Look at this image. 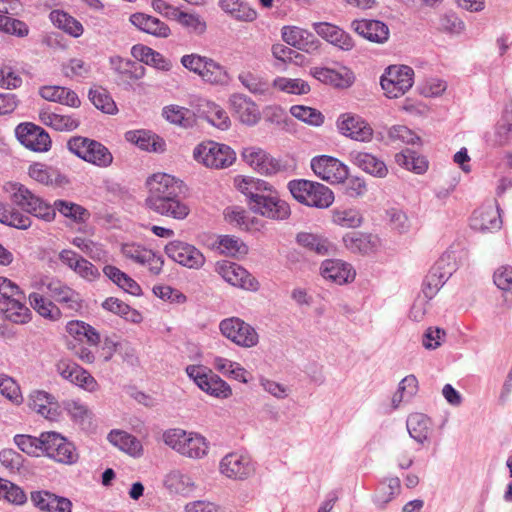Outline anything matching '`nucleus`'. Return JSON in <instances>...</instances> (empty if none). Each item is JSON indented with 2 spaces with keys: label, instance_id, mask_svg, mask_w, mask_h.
Returning <instances> with one entry per match:
<instances>
[{
  "label": "nucleus",
  "instance_id": "obj_10",
  "mask_svg": "<svg viewBox=\"0 0 512 512\" xmlns=\"http://www.w3.org/2000/svg\"><path fill=\"white\" fill-rule=\"evenodd\" d=\"M219 328L223 336L239 346L250 348L258 343L256 330L240 318L224 319L220 322Z\"/></svg>",
  "mask_w": 512,
  "mask_h": 512
},
{
  "label": "nucleus",
  "instance_id": "obj_62",
  "mask_svg": "<svg viewBox=\"0 0 512 512\" xmlns=\"http://www.w3.org/2000/svg\"><path fill=\"white\" fill-rule=\"evenodd\" d=\"M23 293L17 284L0 276V301L8 302L16 297L23 298Z\"/></svg>",
  "mask_w": 512,
  "mask_h": 512
},
{
  "label": "nucleus",
  "instance_id": "obj_30",
  "mask_svg": "<svg viewBox=\"0 0 512 512\" xmlns=\"http://www.w3.org/2000/svg\"><path fill=\"white\" fill-rule=\"evenodd\" d=\"M126 139L136 144L142 150L153 152H163L165 150L164 140L149 131H129L126 133Z\"/></svg>",
  "mask_w": 512,
  "mask_h": 512
},
{
  "label": "nucleus",
  "instance_id": "obj_43",
  "mask_svg": "<svg viewBox=\"0 0 512 512\" xmlns=\"http://www.w3.org/2000/svg\"><path fill=\"white\" fill-rule=\"evenodd\" d=\"M354 164L366 173L376 177L383 178L388 173L385 163L369 153H358Z\"/></svg>",
  "mask_w": 512,
  "mask_h": 512
},
{
  "label": "nucleus",
  "instance_id": "obj_22",
  "mask_svg": "<svg viewBox=\"0 0 512 512\" xmlns=\"http://www.w3.org/2000/svg\"><path fill=\"white\" fill-rule=\"evenodd\" d=\"M0 312L5 318L15 324H25L31 319V311L26 305V295L16 297L8 302L0 301Z\"/></svg>",
  "mask_w": 512,
  "mask_h": 512
},
{
  "label": "nucleus",
  "instance_id": "obj_50",
  "mask_svg": "<svg viewBox=\"0 0 512 512\" xmlns=\"http://www.w3.org/2000/svg\"><path fill=\"white\" fill-rule=\"evenodd\" d=\"M217 248L221 253L229 256H244L248 253V246L238 237L222 235L218 239Z\"/></svg>",
  "mask_w": 512,
  "mask_h": 512
},
{
  "label": "nucleus",
  "instance_id": "obj_13",
  "mask_svg": "<svg viewBox=\"0 0 512 512\" xmlns=\"http://www.w3.org/2000/svg\"><path fill=\"white\" fill-rule=\"evenodd\" d=\"M19 142L26 148L35 152H46L51 147L49 134L40 126L26 122L19 124L15 129Z\"/></svg>",
  "mask_w": 512,
  "mask_h": 512
},
{
  "label": "nucleus",
  "instance_id": "obj_24",
  "mask_svg": "<svg viewBox=\"0 0 512 512\" xmlns=\"http://www.w3.org/2000/svg\"><path fill=\"white\" fill-rule=\"evenodd\" d=\"M314 31L323 39L340 47L343 50L351 48V38L338 26L328 22H315L313 23Z\"/></svg>",
  "mask_w": 512,
  "mask_h": 512
},
{
  "label": "nucleus",
  "instance_id": "obj_34",
  "mask_svg": "<svg viewBox=\"0 0 512 512\" xmlns=\"http://www.w3.org/2000/svg\"><path fill=\"white\" fill-rule=\"evenodd\" d=\"M406 425L410 437L415 441L424 444V442L428 440L431 423L426 415L413 413L409 415Z\"/></svg>",
  "mask_w": 512,
  "mask_h": 512
},
{
  "label": "nucleus",
  "instance_id": "obj_47",
  "mask_svg": "<svg viewBox=\"0 0 512 512\" xmlns=\"http://www.w3.org/2000/svg\"><path fill=\"white\" fill-rule=\"evenodd\" d=\"M89 144L88 150L90 151L87 152L84 161L99 167H107L112 163L113 156L107 147L93 139Z\"/></svg>",
  "mask_w": 512,
  "mask_h": 512
},
{
  "label": "nucleus",
  "instance_id": "obj_20",
  "mask_svg": "<svg viewBox=\"0 0 512 512\" xmlns=\"http://www.w3.org/2000/svg\"><path fill=\"white\" fill-rule=\"evenodd\" d=\"M354 24H356L354 31H356L360 36L370 42L382 44L385 43L389 38V28L384 22L380 20H354Z\"/></svg>",
  "mask_w": 512,
  "mask_h": 512
},
{
  "label": "nucleus",
  "instance_id": "obj_35",
  "mask_svg": "<svg viewBox=\"0 0 512 512\" xmlns=\"http://www.w3.org/2000/svg\"><path fill=\"white\" fill-rule=\"evenodd\" d=\"M400 489L401 484L398 477H387L379 483L373 501L378 507L383 508L400 493Z\"/></svg>",
  "mask_w": 512,
  "mask_h": 512
},
{
  "label": "nucleus",
  "instance_id": "obj_21",
  "mask_svg": "<svg viewBox=\"0 0 512 512\" xmlns=\"http://www.w3.org/2000/svg\"><path fill=\"white\" fill-rule=\"evenodd\" d=\"M282 39L288 45L306 52L318 48V40L307 30L298 27L285 26L282 28Z\"/></svg>",
  "mask_w": 512,
  "mask_h": 512
},
{
  "label": "nucleus",
  "instance_id": "obj_55",
  "mask_svg": "<svg viewBox=\"0 0 512 512\" xmlns=\"http://www.w3.org/2000/svg\"><path fill=\"white\" fill-rule=\"evenodd\" d=\"M162 115L172 124L187 127L191 123V111L178 105H169L164 107Z\"/></svg>",
  "mask_w": 512,
  "mask_h": 512
},
{
  "label": "nucleus",
  "instance_id": "obj_40",
  "mask_svg": "<svg viewBox=\"0 0 512 512\" xmlns=\"http://www.w3.org/2000/svg\"><path fill=\"white\" fill-rule=\"evenodd\" d=\"M28 298L31 307L42 317L52 321L61 318V310L52 301L38 293H31Z\"/></svg>",
  "mask_w": 512,
  "mask_h": 512
},
{
  "label": "nucleus",
  "instance_id": "obj_36",
  "mask_svg": "<svg viewBox=\"0 0 512 512\" xmlns=\"http://www.w3.org/2000/svg\"><path fill=\"white\" fill-rule=\"evenodd\" d=\"M0 223L13 228L26 230L31 226L32 222L28 215L0 201Z\"/></svg>",
  "mask_w": 512,
  "mask_h": 512
},
{
  "label": "nucleus",
  "instance_id": "obj_29",
  "mask_svg": "<svg viewBox=\"0 0 512 512\" xmlns=\"http://www.w3.org/2000/svg\"><path fill=\"white\" fill-rule=\"evenodd\" d=\"M110 63L122 81L139 80L145 75L144 66L137 62L116 56L110 58Z\"/></svg>",
  "mask_w": 512,
  "mask_h": 512
},
{
  "label": "nucleus",
  "instance_id": "obj_58",
  "mask_svg": "<svg viewBox=\"0 0 512 512\" xmlns=\"http://www.w3.org/2000/svg\"><path fill=\"white\" fill-rule=\"evenodd\" d=\"M29 176L41 184L50 185L57 179L58 173L44 164L34 163L29 167Z\"/></svg>",
  "mask_w": 512,
  "mask_h": 512
},
{
  "label": "nucleus",
  "instance_id": "obj_12",
  "mask_svg": "<svg viewBox=\"0 0 512 512\" xmlns=\"http://www.w3.org/2000/svg\"><path fill=\"white\" fill-rule=\"evenodd\" d=\"M216 272L229 284L249 291H257L259 282L242 266L230 261H218Z\"/></svg>",
  "mask_w": 512,
  "mask_h": 512
},
{
  "label": "nucleus",
  "instance_id": "obj_57",
  "mask_svg": "<svg viewBox=\"0 0 512 512\" xmlns=\"http://www.w3.org/2000/svg\"><path fill=\"white\" fill-rule=\"evenodd\" d=\"M0 30L18 37H24L28 35L29 32V28L25 22L15 19L8 14H0Z\"/></svg>",
  "mask_w": 512,
  "mask_h": 512
},
{
  "label": "nucleus",
  "instance_id": "obj_60",
  "mask_svg": "<svg viewBox=\"0 0 512 512\" xmlns=\"http://www.w3.org/2000/svg\"><path fill=\"white\" fill-rule=\"evenodd\" d=\"M388 137L392 142L415 144L420 138L409 128L403 125H395L388 131Z\"/></svg>",
  "mask_w": 512,
  "mask_h": 512
},
{
  "label": "nucleus",
  "instance_id": "obj_18",
  "mask_svg": "<svg viewBox=\"0 0 512 512\" xmlns=\"http://www.w3.org/2000/svg\"><path fill=\"white\" fill-rule=\"evenodd\" d=\"M30 500L42 512H72V502L48 490L32 491Z\"/></svg>",
  "mask_w": 512,
  "mask_h": 512
},
{
  "label": "nucleus",
  "instance_id": "obj_19",
  "mask_svg": "<svg viewBox=\"0 0 512 512\" xmlns=\"http://www.w3.org/2000/svg\"><path fill=\"white\" fill-rule=\"evenodd\" d=\"M57 372L61 377L69 382L82 387L88 391H94L97 386L96 380L80 367L78 364L62 360L57 364Z\"/></svg>",
  "mask_w": 512,
  "mask_h": 512
},
{
  "label": "nucleus",
  "instance_id": "obj_5",
  "mask_svg": "<svg viewBox=\"0 0 512 512\" xmlns=\"http://www.w3.org/2000/svg\"><path fill=\"white\" fill-rule=\"evenodd\" d=\"M163 441L183 456L199 459L207 454L208 443L197 433H188L182 429H169L163 434Z\"/></svg>",
  "mask_w": 512,
  "mask_h": 512
},
{
  "label": "nucleus",
  "instance_id": "obj_54",
  "mask_svg": "<svg viewBox=\"0 0 512 512\" xmlns=\"http://www.w3.org/2000/svg\"><path fill=\"white\" fill-rule=\"evenodd\" d=\"M199 76L212 84H224L228 81V74L224 67L210 58L207 59V64Z\"/></svg>",
  "mask_w": 512,
  "mask_h": 512
},
{
  "label": "nucleus",
  "instance_id": "obj_39",
  "mask_svg": "<svg viewBox=\"0 0 512 512\" xmlns=\"http://www.w3.org/2000/svg\"><path fill=\"white\" fill-rule=\"evenodd\" d=\"M395 161L399 166L417 174H423L428 168V162L425 157L417 155V153L411 149H405L397 153L395 155Z\"/></svg>",
  "mask_w": 512,
  "mask_h": 512
},
{
  "label": "nucleus",
  "instance_id": "obj_38",
  "mask_svg": "<svg viewBox=\"0 0 512 512\" xmlns=\"http://www.w3.org/2000/svg\"><path fill=\"white\" fill-rule=\"evenodd\" d=\"M350 270L348 264L336 259H327L321 265V275L337 284L346 283Z\"/></svg>",
  "mask_w": 512,
  "mask_h": 512
},
{
  "label": "nucleus",
  "instance_id": "obj_33",
  "mask_svg": "<svg viewBox=\"0 0 512 512\" xmlns=\"http://www.w3.org/2000/svg\"><path fill=\"white\" fill-rule=\"evenodd\" d=\"M381 247L382 240L377 234L362 231L354 232V253L371 256L376 254Z\"/></svg>",
  "mask_w": 512,
  "mask_h": 512
},
{
  "label": "nucleus",
  "instance_id": "obj_3",
  "mask_svg": "<svg viewBox=\"0 0 512 512\" xmlns=\"http://www.w3.org/2000/svg\"><path fill=\"white\" fill-rule=\"evenodd\" d=\"M239 189L249 198V206L255 213L276 220H284L290 216L289 204L280 199L278 193L267 182L247 178L239 184Z\"/></svg>",
  "mask_w": 512,
  "mask_h": 512
},
{
  "label": "nucleus",
  "instance_id": "obj_49",
  "mask_svg": "<svg viewBox=\"0 0 512 512\" xmlns=\"http://www.w3.org/2000/svg\"><path fill=\"white\" fill-rule=\"evenodd\" d=\"M290 113L298 120L316 127L321 126L325 119L319 110L304 105H293L290 108Z\"/></svg>",
  "mask_w": 512,
  "mask_h": 512
},
{
  "label": "nucleus",
  "instance_id": "obj_46",
  "mask_svg": "<svg viewBox=\"0 0 512 512\" xmlns=\"http://www.w3.org/2000/svg\"><path fill=\"white\" fill-rule=\"evenodd\" d=\"M44 436H46V432H42L39 437L18 434L14 437V443L24 453L38 456L40 452H44Z\"/></svg>",
  "mask_w": 512,
  "mask_h": 512
},
{
  "label": "nucleus",
  "instance_id": "obj_17",
  "mask_svg": "<svg viewBox=\"0 0 512 512\" xmlns=\"http://www.w3.org/2000/svg\"><path fill=\"white\" fill-rule=\"evenodd\" d=\"M229 104L239 121L247 126L256 125L261 119L258 105L248 96L235 93L230 96Z\"/></svg>",
  "mask_w": 512,
  "mask_h": 512
},
{
  "label": "nucleus",
  "instance_id": "obj_28",
  "mask_svg": "<svg viewBox=\"0 0 512 512\" xmlns=\"http://www.w3.org/2000/svg\"><path fill=\"white\" fill-rule=\"evenodd\" d=\"M502 224L498 209L482 207L474 211L472 227L481 231H493L500 229Z\"/></svg>",
  "mask_w": 512,
  "mask_h": 512
},
{
  "label": "nucleus",
  "instance_id": "obj_9",
  "mask_svg": "<svg viewBox=\"0 0 512 512\" xmlns=\"http://www.w3.org/2000/svg\"><path fill=\"white\" fill-rule=\"evenodd\" d=\"M44 454L54 461L73 465L77 463L79 454L75 445L58 432L46 431L44 436Z\"/></svg>",
  "mask_w": 512,
  "mask_h": 512
},
{
  "label": "nucleus",
  "instance_id": "obj_32",
  "mask_svg": "<svg viewBox=\"0 0 512 512\" xmlns=\"http://www.w3.org/2000/svg\"><path fill=\"white\" fill-rule=\"evenodd\" d=\"M164 486L171 493L188 495L194 490L195 483L188 474L180 470H172L165 476Z\"/></svg>",
  "mask_w": 512,
  "mask_h": 512
},
{
  "label": "nucleus",
  "instance_id": "obj_15",
  "mask_svg": "<svg viewBox=\"0 0 512 512\" xmlns=\"http://www.w3.org/2000/svg\"><path fill=\"white\" fill-rule=\"evenodd\" d=\"M43 285L46 286L51 297L61 303L64 309L70 311L71 315L79 312L83 308L80 294L59 279H48L47 282H43Z\"/></svg>",
  "mask_w": 512,
  "mask_h": 512
},
{
  "label": "nucleus",
  "instance_id": "obj_56",
  "mask_svg": "<svg viewBox=\"0 0 512 512\" xmlns=\"http://www.w3.org/2000/svg\"><path fill=\"white\" fill-rule=\"evenodd\" d=\"M1 497L16 505H22L27 501L25 492L19 486L2 478H0Z\"/></svg>",
  "mask_w": 512,
  "mask_h": 512
},
{
  "label": "nucleus",
  "instance_id": "obj_48",
  "mask_svg": "<svg viewBox=\"0 0 512 512\" xmlns=\"http://www.w3.org/2000/svg\"><path fill=\"white\" fill-rule=\"evenodd\" d=\"M418 390V381L414 375L404 377L392 397L393 408H398L401 402L410 400Z\"/></svg>",
  "mask_w": 512,
  "mask_h": 512
},
{
  "label": "nucleus",
  "instance_id": "obj_64",
  "mask_svg": "<svg viewBox=\"0 0 512 512\" xmlns=\"http://www.w3.org/2000/svg\"><path fill=\"white\" fill-rule=\"evenodd\" d=\"M493 280L495 285L507 292H512V267L502 266L494 272Z\"/></svg>",
  "mask_w": 512,
  "mask_h": 512
},
{
  "label": "nucleus",
  "instance_id": "obj_63",
  "mask_svg": "<svg viewBox=\"0 0 512 512\" xmlns=\"http://www.w3.org/2000/svg\"><path fill=\"white\" fill-rule=\"evenodd\" d=\"M22 84V78L9 66L0 67V87L16 89Z\"/></svg>",
  "mask_w": 512,
  "mask_h": 512
},
{
  "label": "nucleus",
  "instance_id": "obj_45",
  "mask_svg": "<svg viewBox=\"0 0 512 512\" xmlns=\"http://www.w3.org/2000/svg\"><path fill=\"white\" fill-rule=\"evenodd\" d=\"M385 220L390 229L398 234H406L410 231L411 222L406 212L398 207H390L385 210Z\"/></svg>",
  "mask_w": 512,
  "mask_h": 512
},
{
  "label": "nucleus",
  "instance_id": "obj_53",
  "mask_svg": "<svg viewBox=\"0 0 512 512\" xmlns=\"http://www.w3.org/2000/svg\"><path fill=\"white\" fill-rule=\"evenodd\" d=\"M89 99L93 105L106 114H115L117 112V106L109 95V93L103 88L90 89Z\"/></svg>",
  "mask_w": 512,
  "mask_h": 512
},
{
  "label": "nucleus",
  "instance_id": "obj_1",
  "mask_svg": "<svg viewBox=\"0 0 512 512\" xmlns=\"http://www.w3.org/2000/svg\"><path fill=\"white\" fill-rule=\"evenodd\" d=\"M146 206L153 212L176 220L185 219L190 208L184 201L183 181L166 173H155L146 180Z\"/></svg>",
  "mask_w": 512,
  "mask_h": 512
},
{
  "label": "nucleus",
  "instance_id": "obj_42",
  "mask_svg": "<svg viewBox=\"0 0 512 512\" xmlns=\"http://www.w3.org/2000/svg\"><path fill=\"white\" fill-rule=\"evenodd\" d=\"M50 20L58 28L73 37H79L83 33L82 24L68 13L60 10H54L50 13Z\"/></svg>",
  "mask_w": 512,
  "mask_h": 512
},
{
  "label": "nucleus",
  "instance_id": "obj_51",
  "mask_svg": "<svg viewBox=\"0 0 512 512\" xmlns=\"http://www.w3.org/2000/svg\"><path fill=\"white\" fill-rule=\"evenodd\" d=\"M272 86L282 92L295 95L307 94L310 91L309 84L298 78L277 77L274 79Z\"/></svg>",
  "mask_w": 512,
  "mask_h": 512
},
{
  "label": "nucleus",
  "instance_id": "obj_27",
  "mask_svg": "<svg viewBox=\"0 0 512 512\" xmlns=\"http://www.w3.org/2000/svg\"><path fill=\"white\" fill-rule=\"evenodd\" d=\"M296 242L309 251L320 256L330 255L334 252V245L325 237L308 232H300L296 235Z\"/></svg>",
  "mask_w": 512,
  "mask_h": 512
},
{
  "label": "nucleus",
  "instance_id": "obj_44",
  "mask_svg": "<svg viewBox=\"0 0 512 512\" xmlns=\"http://www.w3.org/2000/svg\"><path fill=\"white\" fill-rule=\"evenodd\" d=\"M102 307L133 323H139L142 320V316L137 310L115 297L107 298L102 303Z\"/></svg>",
  "mask_w": 512,
  "mask_h": 512
},
{
  "label": "nucleus",
  "instance_id": "obj_11",
  "mask_svg": "<svg viewBox=\"0 0 512 512\" xmlns=\"http://www.w3.org/2000/svg\"><path fill=\"white\" fill-rule=\"evenodd\" d=\"M311 168L319 178L330 183H343L349 175L348 166L328 155L312 158Z\"/></svg>",
  "mask_w": 512,
  "mask_h": 512
},
{
  "label": "nucleus",
  "instance_id": "obj_31",
  "mask_svg": "<svg viewBox=\"0 0 512 512\" xmlns=\"http://www.w3.org/2000/svg\"><path fill=\"white\" fill-rule=\"evenodd\" d=\"M54 397L45 391H34L30 395L29 406L47 419H54L58 405Z\"/></svg>",
  "mask_w": 512,
  "mask_h": 512
},
{
  "label": "nucleus",
  "instance_id": "obj_23",
  "mask_svg": "<svg viewBox=\"0 0 512 512\" xmlns=\"http://www.w3.org/2000/svg\"><path fill=\"white\" fill-rule=\"evenodd\" d=\"M443 263L444 258H441L430 270L423 282L422 293L426 299L431 300L452 275L451 270L442 271Z\"/></svg>",
  "mask_w": 512,
  "mask_h": 512
},
{
  "label": "nucleus",
  "instance_id": "obj_2",
  "mask_svg": "<svg viewBox=\"0 0 512 512\" xmlns=\"http://www.w3.org/2000/svg\"><path fill=\"white\" fill-rule=\"evenodd\" d=\"M4 190L15 205L47 222L54 220L56 211L76 222H85L90 216L87 209L70 201L56 200L51 206L19 182H7Z\"/></svg>",
  "mask_w": 512,
  "mask_h": 512
},
{
  "label": "nucleus",
  "instance_id": "obj_59",
  "mask_svg": "<svg viewBox=\"0 0 512 512\" xmlns=\"http://www.w3.org/2000/svg\"><path fill=\"white\" fill-rule=\"evenodd\" d=\"M312 75L319 81L334 85L335 87H345L349 85L338 72L324 67H316L312 70Z\"/></svg>",
  "mask_w": 512,
  "mask_h": 512
},
{
  "label": "nucleus",
  "instance_id": "obj_7",
  "mask_svg": "<svg viewBox=\"0 0 512 512\" xmlns=\"http://www.w3.org/2000/svg\"><path fill=\"white\" fill-rule=\"evenodd\" d=\"M414 83V71L406 65L389 66L381 76L380 84L388 98L404 95Z\"/></svg>",
  "mask_w": 512,
  "mask_h": 512
},
{
  "label": "nucleus",
  "instance_id": "obj_16",
  "mask_svg": "<svg viewBox=\"0 0 512 512\" xmlns=\"http://www.w3.org/2000/svg\"><path fill=\"white\" fill-rule=\"evenodd\" d=\"M220 471L228 478L244 480L254 473L255 467L249 456L229 453L221 460Z\"/></svg>",
  "mask_w": 512,
  "mask_h": 512
},
{
  "label": "nucleus",
  "instance_id": "obj_14",
  "mask_svg": "<svg viewBox=\"0 0 512 512\" xmlns=\"http://www.w3.org/2000/svg\"><path fill=\"white\" fill-rule=\"evenodd\" d=\"M165 253L173 261L190 269H199L205 263L204 255L195 246L179 240L165 246Z\"/></svg>",
  "mask_w": 512,
  "mask_h": 512
},
{
  "label": "nucleus",
  "instance_id": "obj_37",
  "mask_svg": "<svg viewBox=\"0 0 512 512\" xmlns=\"http://www.w3.org/2000/svg\"><path fill=\"white\" fill-rule=\"evenodd\" d=\"M219 6L224 12L239 21L251 22L257 17V12L240 0H219Z\"/></svg>",
  "mask_w": 512,
  "mask_h": 512
},
{
  "label": "nucleus",
  "instance_id": "obj_4",
  "mask_svg": "<svg viewBox=\"0 0 512 512\" xmlns=\"http://www.w3.org/2000/svg\"><path fill=\"white\" fill-rule=\"evenodd\" d=\"M292 196L300 203L316 208H327L334 201L333 192L325 185L305 179L288 183Z\"/></svg>",
  "mask_w": 512,
  "mask_h": 512
},
{
  "label": "nucleus",
  "instance_id": "obj_52",
  "mask_svg": "<svg viewBox=\"0 0 512 512\" xmlns=\"http://www.w3.org/2000/svg\"><path fill=\"white\" fill-rule=\"evenodd\" d=\"M108 440L119 449L131 455L135 454L141 448L140 442L124 431H111L108 434Z\"/></svg>",
  "mask_w": 512,
  "mask_h": 512
},
{
  "label": "nucleus",
  "instance_id": "obj_8",
  "mask_svg": "<svg viewBox=\"0 0 512 512\" xmlns=\"http://www.w3.org/2000/svg\"><path fill=\"white\" fill-rule=\"evenodd\" d=\"M186 373L202 391L213 397L226 399L232 394L231 387L204 366L189 365L186 368Z\"/></svg>",
  "mask_w": 512,
  "mask_h": 512
},
{
  "label": "nucleus",
  "instance_id": "obj_26",
  "mask_svg": "<svg viewBox=\"0 0 512 512\" xmlns=\"http://www.w3.org/2000/svg\"><path fill=\"white\" fill-rule=\"evenodd\" d=\"M40 96L51 102L77 108L81 101L75 91L62 86H43L39 90Z\"/></svg>",
  "mask_w": 512,
  "mask_h": 512
},
{
  "label": "nucleus",
  "instance_id": "obj_6",
  "mask_svg": "<svg viewBox=\"0 0 512 512\" xmlns=\"http://www.w3.org/2000/svg\"><path fill=\"white\" fill-rule=\"evenodd\" d=\"M193 157L206 167L223 169L233 164L236 153L228 145L207 141L195 147Z\"/></svg>",
  "mask_w": 512,
  "mask_h": 512
},
{
  "label": "nucleus",
  "instance_id": "obj_61",
  "mask_svg": "<svg viewBox=\"0 0 512 512\" xmlns=\"http://www.w3.org/2000/svg\"><path fill=\"white\" fill-rule=\"evenodd\" d=\"M439 27L442 31L459 34L464 28V22L454 13H447L440 18Z\"/></svg>",
  "mask_w": 512,
  "mask_h": 512
},
{
  "label": "nucleus",
  "instance_id": "obj_25",
  "mask_svg": "<svg viewBox=\"0 0 512 512\" xmlns=\"http://www.w3.org/2000/svg\"><path fill=\"white\" fill-rule=\"evenodd\" d=\"M130 22L139 30L157 37L166 38L170 34V28L164 22L144 13L132 14Z\"/></svg>",
  "mask_w": 512,
  "mask_h": 512
},
{
  "label": "nucleus",
  "instance_id": "obj_41",
  "mask_svg": "<svg viewBox=\"0 0 512 512\" xmlns=\"http://www.w3.org/2000/svg\"><path fill=\"white\" fill-rule=\"evenodd\" d=\"M238 80L250 93L256 96H267L271 94L269 82L259 75L249 71L241 72L238 75Z\"/></svg>",
  "mask_w": 512,
  "mask_h": 512
}]
</instances>
